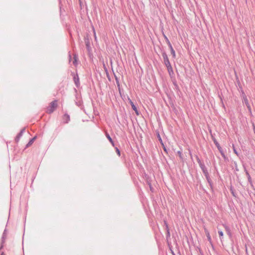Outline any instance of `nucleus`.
I'll list each match as a JSON object with an SVG mask.
<instances>
[{"mask_svg":"<svg viewBox=\"0 0 255 255\" xmlns=\"http://www.w3.org/2000/svg\"><path fill=\"white\" fill-rule=\"evenodd\" d=\"M57 101L56 100L53 101L50 104L49 106L47 108V112L50 114L52 113L56 109L57 106Z\"/></svg>","mask_w":255,"mask_h":255,"instance_id":"1","label":"nucleus"},{"mask_svg":"<svg viewBox=\"0 0 255 255\" xmlns=\"http://www.w3.org/2000/svg\"><path fill=\"white\" fill-rule=\"evenodd\" d=\"M106 73H107V77H108V79H109V80H110V77H109V73H108V72H107V70H106Z\"/></svg>","mask_w":255,"mask_h":255,"instance_id":"32","label":"nucleus"},{"mask_svg":"<svg viewBox=\"0 0 255 255\" xmlns=\"http://www.w3.org/2000/svg\"><path fill=\"white\" fill-rule=\"evenodd\" d=\"M157 137H158V139L160 143V144L162 145H163V141L162 140V138L161 137H160V134H159V133H158L157 134Z\"/></svg>","mask_w":255,"mask_h":255,"instance_id":"16","label":"nucleus"},{"mask_svg":"<svg viewBox=\"0 0 255 255\" xmlns=\"http://www.w3.org/2000/svg\"><path fill=\"white\" fill-rule=\"evenodd\" d=\"M115 80L116 81V84L117 85V86L120 87V82H119L118 78L115 75Z\"/></svg>","mask_w":255,"mask_h":255,"instance_id":"18","label":"nucleus"},{"mask_svg":"<svg viewBox=\"0 0 255 255\" xmlns=\"http://www.w3.org/2000/svg\"><path fill=\"white\" fill-rule=\"evenodd\" d=\"M162 57H163V59L164 60V64H165V66L170 65L171 64L170 63V61L168 59V56H167V55L166 54V53L165 52H163L162 53Z\"/></svg>","mask_w":255,"mask_h":255,"instance_id":"3","label":"nucleus"},{"mask_svg":"<svg viewBox=\"0 0 255 255\" xmlns=\"http://www.w3.org/2000/svg\"><path fill=\"white\" fill-rule=\"evenodd\" d=\"M247 174L248 175V179H249V180H251V177H250V175H249V174L248 173H247Z\"/></svg>","mask_w":255,"mask_h":255,"instance_id":"35","label":"nucleus"},{"mask_svg":"<svg viewBox=\"0 0 255 255\" xmlns=\"http://www.w3.org/2000/svg\"><path fill=\"white\" fill-rule=\"evenodd\" d=\"M25 131V128H22L19 133L17 135V136L15 138V141L16 142H18L20 138V137L22 136L23 133Z\"/></svg>","mask_w":255,"mask_h":255,"instance_id":"4","label":"nucleus"},{"mask_svg":"<svg viewBox=\"0 0 255 255\" xmlns=\"http://www.w3.org/2000/svg\"><path fill=\"white\" fill-rule=\"evenodd\" d=\"M246 106L248 109L249 112L250 113V114H252V109L250 105L249 104Z\"/></svg>","mask_w":255,"mask_h":255,"instance_id":"25","label":"nucleus"},{"mask_svg":"<svg viewBox=\"0 0 255 255\" xmlns=\"http://www.w3.org/2000/svg\"><path fill=\"white\" fill-rule=\"evenodd\" d=\"M167 68V71H169V70H171L172 69V66L171 65V64L170 65H167V66H165Z\"/></svg>","mask_w":255,"mask_h":255,"instance_id":"26","label":"nucleus"},{"mask_svg":"<svg viewBox=\"0 0 255 255\" xmlns=\"http://www.w3.org/2000/svg\"><path fill=\"white\" fill-rule=\"evenodd\" d=\"M6 230H4V232L3 233L2 237H1V243L2 244H4V243L5 242V238H6Z\"/></svg>","mask_w":255,"mask_h":255,"instance_id":"12","label":"nucleus"},{"mask_svg":"<svg viewBox=\"0 0 255 255\" xmlns=\"http://www.w3.org/2000/svg\"><path fill=\"white\" fill-rule=\"evenodd\" d=\"M205 176L208 181V182L210 184V185L211 186L212 185V182H211V180L210 178V176H209V173L206 174V175H205Z\"/></svg>","mask_w":255,"mask_h":255,"instance_id":"13","label":"nucleus"},{"mask_svg":"<svg viewBox=\"0 0 255 255\" xmlns=\"http://www.w3.org/2000/svg\"><path fill=\"white\" fill-rule=\"evenodd\" d=\"M164 223H165V224L166 225V227L168 228V226H167L166 222L165 221Z\"/></svg>","mask_w":255,"mask_h":255,"instance_id":"37","label":"nucleus"},{"mask_svg":"<svg viewBox=\"0 0 255 255\" xmlns=\"http://www.w3.org/2000/svg\"><path fill=\"white\" fill-rule=\"evenodd\" d=\"M0 255H5L3 252H2L0 254Z\"/></svg>","mask_w":255,"mask_h":255,"instance_id":"36","label":"nucleus"},{"mask_svg":"<svg viewBox=\"0 0 255 255\" xmlns=\"http://www.w3.org/2000/svg\"><path fill=\"white\" fill-rule=\"evenodd\" d=\"M213 140L214 143H215V145L216 146L218 149L221 153V154L222 155L223 157H224V158L225 159L226 158V156L225 154V153H224L222 148L220 145V144L219 143V142L217 141V140L215 138H214Z\"/></svg>","mask_w":255,"mask_h":255,"instance_id":"2","label":"nucleus"},{"mask_svg":"<svg viewBox=\"0 0 255 255\" xmlns=\"http://www.w3.org/2000/svg\"><path fill=\"white\" fill-rule=\"evenodd\" d=\"M73 80L77 88H78L80 86V81L78 74L74 75Z\"/></svg>","mask_w":255,"mask_h":255,"instance_id":"5","label":"nucleus"},{"mask_svg":"<svg viewBox=\"0 0 255 255\" xmlns=\"http://www.w3.org/2000/svg\"><path fill=\"white\" fill-rule=\"evenodd\" d=\"M224 227L225 228V230H226V231L227 234L229 236V237H231L232 236V234L231 233L230 228L228 226H226V225H224Z\"/></svg>","mask_w":255,"mask_h":255,"instance_id":"11","label":"nucleus"},{"mask_svg":"<svg viewBox=\"0 0 255 255\" xmlns=\"http://www.w3.org/2000/svg\"><path fill=\"white\" fill-rule=\"evenodd\" d=\"M197 161L199 166L204 164L203 162L201 161V160L198 157H197Z\"/></svg>","mask_w":255,"mask_h":255,"instance_id":"20","label":"nucleus"},{"mask_svg":"<svg viewBox=\"0 0 255 255\" xmlns=\"http://www.w3.org/2000/svg\"><path fill=\"white\" fill-rule=\"evenodd\" d=\"M36 138V136H34L33 138H32L28 142V143L26 145V148L30 146L34 142V141Z\"/></svg>","mask_w":255,"mask_h":255,"instance_id":"10","label":"nucleus"},{"mask_svg":"<svg viewBox=\"0 0 255 255\" xmlns=\"http://www.w3.org/2000/svg\"><path fill=\"white\" fill-rule=\"evenodd\" d=\"M243 102L245 104L246 106L250 104L247 98H245V99L243 100Z\"/></svg>","mask_w":255,"mask_h":255,"instance_id":"17","label":"nucleus"},{"mask_svg":"<svg viewBox=\"0 0 255 255\" xmlns=\"http://www.w3.org/2000/svg\"><path fill=\"white\" fill-rule=\"evenodd\" d=\"M116 152L120 156V150L118 149V147L116 148Z\"/></svg>","mask_w":255,"mask_h":255,"instance_id":"27","label":"nucleus"},{"mask_svg":"<svg viewBox=\"0 0 255 255\" xmlns=\"http://www.w3.org/2000/svg\"><path fill=\"white\" fill-rule=\"evenodd\" d=\"M86 46H88V43L86 44Z\"/></svg>","mask_w":255,"mask_h":255,"instance_id":"39","label":"nucleus"},{"mask_svg":"<svg viewBox=\"0 0 255 255\" xmlns=\"http://www.w3.org/2000/svg\"><path fill=\"white\" fill-rule=\"evenodd\" d=\"M218 234L219 235L220 238L221 240V239L223 238V235H224L223 232L222 231H219Z\"/></svg>","mask_w":255,"mask_h":255,"instance_id":"23","label":"nucleus"},{"mask_svg":"<svg viewBox=\"0 0 255 255\" xmlns=\"http://www.w3.org/2000/svg\"><path fill=\"white\" fill-rule=\"evenodd\" d=\"M74 60L73 63L74 65H76L77 64V57L76 55H74Z\"/></svg>","mask_w":255,"mask_h":255,"instance_id":"24","label":"nucleus"},{"mask_svg":"<svg viewBox=\"0 0 255 255\" xmlns=\"http://www.w3.org/2000/svg\"><path fill=\"white\" fill-rule=\"evenodd\" d=\"M105 135H106V136L107 137V138L108 139V140H109V141L111 143V144H112V145L113 146H115V144H114V142L112 139V138H111V137L110 136V134L107 132H106L105 133Z\"/></svg>","mask_w":255,"mask_h":255,"instance_id":"9","label":"nucleus"},{"mask_svg":"<svg viewBox=\"0 0 255 255\" xmlns=\"http://www.w3.org/2000/svg\"><path fill=\"white\" fill-rule=\"evenodd\" d=\"M201 168L203 174L205 175H206L207 174H208V170L206 168V167L205 166V164H202L200 166H199Z\"/></svg>","mask_w":255,"mask_h":255,"instance_id":"7","label":"nucleus"},{"mask_svg":"<svg viewBox=\"0 0 255 255\" xmlns=\"http://www.w3.org/2000/svg\"><path fill=\"white\" fill-rule=\"evenodd\" d=\"M3 244H1V245L0 246V251L3 248Z\"/></svg>","mask_w":255,"mask_h":255,"instance_id":"34","label":"nucleus"},{"mask_svg":"<svg viewBox=\"0 0 255 255\" xmlns=\"http://www.w3.org/2000/svg\"><path fill=\"white\" fill-rule=\"evenodd\" d=\"M170 50H171V54L172 55L173 57L174 58L175 57V56H176L175 52L174 50L173 49V48H171V49H170Z\"/></svg>","mask_w":255,"mask_h":255,"instance_id":"19","label":"nucleus"},{"mask_svg":"<svg viewBox=\"0 0 255 255\" xmlns=\"http://www.w3.org/2000/svg\"><path fill=\"white\" fill-rule=\"evenodd\" d=\"M231 193H232V195H233L234 196L236 197V195H235V192H234V191H233V190L232 189H231Z\"/></svg>","mask_w":255,"mask_h":255,"instance_id":"31","label":"nucleus"},{"mask_svg":"<svg viewBox=\"0 0 255 255\" xmlns=\"http://www.w3.org/2000/svg\"><path fill=\"white\" fill-rule=\"evenodd\" d=\"M70 116L67 114L64 115L63 117V120L65 123H68L70 121Z\"/></svg>","mask_w":255,"mask_h":255,"instance_id":"8","label":"nucleus"},{"mask_svg":"<svg viewBox=\"0 0 255 255\" xmlns=\"http://www.w3.org/2000/svg\"><path fill=\"white\" fill-rule=\"evenodd\" d=\"M168 74L170 76V77L172 78L174 77V73L173 70V69L169 70L168 71Z\"/></svg>","mask_w":255,"mask_h":255,"instance_id":"14","label":"nucleus"},{"mask_svg":"<svg viewBox=\"0 0 255 255\" xmlns=\"http://www.w3.org/2000/svg\"><path fill=\"white\" fill-rule=\"evenodd\" d=\"M168 44H169V46L170 47V49H171V48H173L169 41H168Z\"/></svg>","mask_w":255,"mask_h":255,"instance_id":"33","label":"nucleus"},{"mask_svg":"<svg viewBox=\"0 0 255 255\" xmlns=\"http://www.w3.org/2000/svg\"><path fill=\"white\" fill-rule=\"evenodd\" d=\"M205 233L209 241H211V238L208 230H205Z\"/></svg>","mask_w":255,"mask_h":255,"instance_id":"15","label":"nucleus"},{"mask_svg":"<svg viewBox=\"0 0 255 255\" xmlns=\"http://www.w3.org/2000/svg\"><path fill=\"white\" fill-rule=\"evenodd\" d=\"M129 103L131 106V108L132 109V110L135 112V113H136V114L137 115H139V112L136 108V107L135 106V105L134 104V103L132 102L131 100H129Z\"/></svg>","mask_w":255,"mask_h":255,"instance_id":"6","label":"nucleus"},{"mask_svg":"<svg viewBox=\"0 0 255 255\" xmlns=\"http://www.w3.org/2000/svg\"><path fill=\"white\" fill-rule=\"evenodd\" d=\"M69 58H70V59H71V55H70V54H69Z\"/></svg>","mask_w":255,"mask_h":255,"instance_id":"38","label":"nucleus"},{"mask_svg":"<svg viewBox=\"0 0 255 255\" xmlns=\"http://www.w3.org/2000/svg\"><path fill=\"white\" fill-rule=\"evenodd\" d=\"M147 184L149 185L150 191L151 192H153V188L152 187V185H151V184L150 183V182L149 181H147Z\"/></svg>","mask_w":255,"mask_h":255,"instance_id":"21","label":"nucleus"},{"mask_svg":"<svg viewBox=\"0 0 255 255\" xmlns=\"http://www.w3.org/2000/svg\"><path fill=\"white\" fill-rule=\"evenodd\" d=\"M242 97H243V100L245 99V98H247L246 95H245V94L244 92L242 93Z\"/></svg>","mask_w":255,"mask_h":255,"instance_id":"30","label":"nucleus"},{"mask_svg":"<svg viewBox=\"0 0 255 255\" xmlns=\"http://www.w3.org/2000/svg\"><path fill=\"white\" fill-rule=\"evenodd\" d=\"M233 150H234V153L237 155L238 156L239 155V154H238V152H237V150L235 148V147H233Z\"/></svg>","mask_w":255,"mask_h":255,"instance_id":"29","label":"nucleus"},{"mask_svg":"<svg viewBox=\"0 0 255 255\" xmlns=\"http://www.w3.org/2000/svg\"><path fill=\"white\" fill-rule=\"evenodd\" d=\"M162 147H163V149L164 151L165 152H166V153H167V150L165 146L164 145V144H163V145H162Z\"/></svg>","mask_w":255,"mask_h":255,"instance_id":"28","label":"nucleus"},{"mask_svg":"<svg viewBox=\"0 0 255 255\" xmlns=\"http://www.w3.org/2000/svg\"><path fill=\"white\" fill-rule=\"evenodd\" d=\"M177 154H178L180 158L181 159H183V155H182V152L181 151H178Z\"/></svg>","mask_w":255,"mask_h":255,"instance_id":"22","label":"nucleus"}]
</instances>
